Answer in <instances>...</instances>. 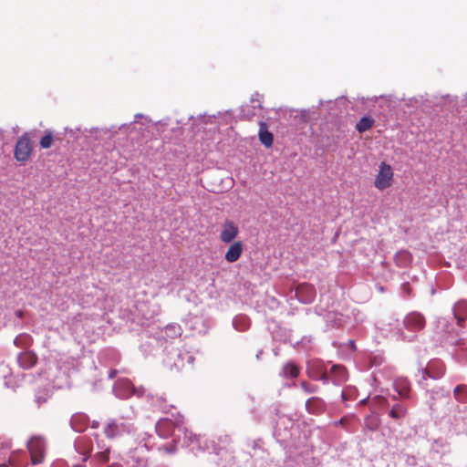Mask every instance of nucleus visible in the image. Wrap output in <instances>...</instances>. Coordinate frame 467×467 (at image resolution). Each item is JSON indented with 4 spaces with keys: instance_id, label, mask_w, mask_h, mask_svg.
<instances>
[{
    "instance_id": "f257e3e1",
    "label": "nucleus",
    "mask_w": 467,
    "mask_h": 467,
    "mask_svg": "<svg viewBox=\"0 0 467 467\" xmlns=\"http://www.w3.org/2000/svg\"><path fill=\"white\" fill-rule=\"evenodd\" d=\"M33 151V144L27 133L23 134L16 141L14 156L19 162L29 160Z\"/></svg>"
},
{
    "instance_id": "f03ea898",
    "label": "nucleus",
    "mask_w": 467,
    "mask_h": 467,
    "mask_svg": "<svg viewBox=\"0 0 467 467\" xmlns=\"http://www.w3.org/2000/svg\"><path fill=\"white\" fill-rule=\"evenodd\" d=\"M27 449L31 456V462L34 465L43 462L46 451L45 440L39 436H35L27 443Z\"/></svg>"
},
{
    "instance_id": "7ed1b4c3",
    "label": "nucleus",
    "mask_w": 467,
    "mask_h": 467,
    "mask_svg": "<svg viewBox=\"0 0 467 467\" xmlns=\"http://www.w3.org/2000/svg\"><path fill=\"white\" fill-rule=\"evenodd\" d=\"M393 179V171L389 164H387L385 161H382L379 164V172L376 175L374 181V186L383 191L389 187H390Z\"/></svg>"
},
{
    "instance_id": "20e7f679",
    "label": "nucleus",
    "mask_w": 467,
    "mask_h": 467,
    "mask_svg": "<svg viewBox=\"0 0 467 467\" xmlns=\"http://www.w3.org/2000/svg\"><path fill=\"white\" fill-rule=\"evenodd\" d=\"M117 395L121 399H128L132 395H142L141 390H137L132 382L128 379H119L116 383Z\"/></svg>"
},
{
    "instance_id": "39448f33",
    "label": "nucleus",
    "mask_w": 467,
    "mask_h": 467,
    "mask_svg": "<svg viewBox=\"0 0 467 467\" xmlns=\"http://www.w3.org/2000/svg\"><path fill=\"white\" fill-rule=\"evenodd\" d=\"M403 323L405 328L412 332L421 330L426 324L424 317L417 312L408 314L405 317Z\"/></svg>"
},
{
    "instance_id": "423d86ee",
    "label": "nucleus",
    "mask_w": 467,
    "mask_h": 467,
    "mask_svg": "<svg viewBox=\"0 0 467 467\" xmlns=\"http://www.w3.org/2000/svg\"><path fill=\"white\" fill-rule=\"evenodd\" d=\"M239 234L238 226L230 220H226L220 233V240L224 244L232 243Z\"/></svg>"
},
{
    "instance_id": "0eeeda50",
    "label": "nucleus",
    "mask_w": 467,
    "mask_h": 467,
    "mask_svg": "<svg viewBox=\"0 0 467 467\" xmlns=\"http://www.w3.org/2000/svg\"><path fill=\"white\" fill-rule=\"evenodd\" d=\"M176 427H179V423H174L171 420L165 418L157 421L155 429L159 437L167 439L172 436Z\"/></svg>"
},
{
    "instance_id": "6e6552de",
    "label": "nucleus",
    "mask_w": 467,
    "mask_h": 467,
    "mask_svg": "<svg viewBox=\"0 0 467 467\" xmlns=\"http://www.w3.org/2000/svg\"><path fill=\"white\" fill-rule=\"evenodd\" d=\"M244 251V245L241 241H236L231 244L228 247L224 258L229 263L236 262L242 255Z\"/></svg>"
},
{
    "instance_id": "1a4fd4ad",
    "label": "nucleus",
    "mask_w": 467,
    "mask_h": 467,
    "mask_svg": "<svg viewBox=\"0 0 467 467\" xmlns=\"http://www.w3.org/2000/svg\"><path fill=\"white\" fill-rule=\"evenodd\" d=\"M331 380L334 384L339 385L348 380V374L346 368L342 365H333L330 369Z\"/></svg>"
},
{
    "instance_id": "9d476101",
    "label": "nucleus",
    "mask_w": 467,
    "mask_h": 467,
    "mask_svg": "<svg viewBox=\"0 0 467 467\" xmlns=\"http://www.w3.org/2000/svg\"><path fill=\"white\" fill-rule=\"evenodd\" d=\"M306 408L309 413L318 415L325 411L326 403L318 397H312L306 400Z\"/></svg>"
},
{
    "instance_id": "9b49d317",
    "label": "nucleus",
    "mask_w": 467,
    "mask_h": 467,
    "mask_svg": "<svg viewBox=\"0 0 467 467\" xmlns=\"http://www.w3.org/2000/svg\"><path fill=\"white\" fill-rule=\"evenodd\" d=\"M259 140L263 145H265L266 148H270L273 145L274 142V136L273 134L268 130L267 124L264 121L259 122Z\"/></svg>"
},
{
    "instance_id": "f8f14e48",
    "label": "nucleus",
    "mask_w": 467,
    "mask_h": 467,
    "mask_svg": "<svg viewBox=\"0 0 467 467\" xmlns=\"http://www.w3.org/2000/svg\"><path fill=\"white\" fill-rule=\"evenodd\" d=\"M296 296L305 303H310L315 297V289L309 285H301L296 288Z\"/></svg>"
},
{
    "instance_id": "ddd939ff",
    "label": "nucleus",
    "mask_w": 467,
    "mask_h": 467,
    "mask_svg": "<svg viewBox=\"0 0 467 467\" xmlns=\"http://www.w3.org/2000/svg\"><path fill=\"white\" fill-rule=\"evenodd\" d=\"M36 362L37 357L33 352H24L18 357V363L25 369L33 368Z\"/></svg>"
},
{
    "instance_id": "4468645a",
    "label": "nucleus",
    "mask_w": 467,
    "mask_h": 467,
    "mask_svg": "<svg viewBox=\"0 0 467 467\" xmlns=\"http://www.w3.org/2000/svg\"><path fill=\"white\" fill-rule=\"evenodd\" d=\"M394 388L400 397L408 398L410 391V385L406 379H398L394 381Z\"/></svg>"
},
{
    "instance_id": "2eb2a0df",
    "label": "nucleus",
    "mask_w": 467,
    "mask_h": 467,
    "mask_svg": "<svg viewBox=\"0 0 467 467\" xmlns=\"http://www.w3.org/2000/svg\"><path fill=\"white\" fill-rule=\"evenodd\" d=\"M323 371V366L319 361H311L308 363L306 373L310 379L318 380L319 375Z\"/></svg>"
},
{
    "instance_id": "dca6fc26",
    "label": "nucleus",
    "mask_w": 467,
    "mask_h": 467,
    "mask_svg": "<svg viewBox=\"0 0 467 467\" xmlns=\"http://www.w3.org/2000/svg\"><path fill=\"white\" fill-rule=\"evenodd\" d=\"M88 419L85 414H75L72 417L71 424L75 431L81 432L85 430L88 424Z\"/></svg>"
},
{
    "instance_id": "f3484780",
    "label": "nucleus",
    "mask_w": 467,
    "mask_h": 467,
    "mask_svg": "<svg viewBox=\"0 0 467 467\" xmlns=\"http://www.w3.org/2000/svg\"><path fill=\"white\" fill-rule=\"evenodd\" d=\"M374 122H375V120L371 117L364 116L356 124V130L359 133H363V132L370 130L373 127Z\"/></svg>"
},
{
    "instance_id": "a211bd4d",
    "label": "nucleus",
    "mask_w": 467,
    "mask_h": 467,
    "mask_svg": "<svg viewBox=\"0 0 467 467\" xmlns=\"http://www.w3.org/2000/svg\"><path fill=\"white\" fill-rule=\"evenodd\" d=\"M453 397L460 403H467V385H457L453 389Z\"/></svg>"
},
{
    "instance_id": "6ab92c4d",
    "label": "nucleus",
    "mask_w": 467,
    "mask_h": 467,
    "mask_svg": "<svg viewBox=\"0 0 467 467\" xmlns=\"http://www.w3.org/2000/svg\"><path fill=\"white\" fill-rule=\"evenodd\" d=\"M408 412V409L405 405L400 403H396L392 406L389 416L394 420L403 419Z\"/></svg>"
},
{
    "instance_id": "aec40b11",
    "label": "nucleus",
    "mask_w": 467,
    "mask_h": 467,
    "mask_svg": "<svg viewBox=\"0 0 467 467\" xmlns=\"http://www.w3.org/2000/svg\"><path fill=\"white\" fill-rule=\"evenodd\" d=\"M300 373L299 367L294 362L285 364L283 368V374L285 377L297 378Z\"/></svg>"
},
{
    "instance_id": "412c9836",
    "label": "nucleus",
    "mask_w": 467,
    "mask_h": 467,
    "mask_svg": "<svg viewBox=\"0 0 467 467\" xmlns=\"http://www.w3.org/2000/svg\"><path fill=\"white\" fill-rule=\"evenodd\" d=\"M54 141L53 131L47 130L45 131L44 136L40 139L39 144L42 149H49Z\"/></svg>"
},
{
    "instance_id": "4be33fe9",
    "label": "nucleus",
    "mask_w": 467,
    "mask_h": 467,
    "mask_svg": "<svg viewBox=\"0 0 467 467\" xmlns=\"http://www.w3.org/2000/svg\"><path fill=\"white\" fill-rule=\"evenodd\" d=\"M158 450L163 454H174L177 451V441L172 440L171 442L160 446Z\"/></svg>"
},
{
    "instance_id": "5701e85b",
    "label": "nucleus",
    "mask_w": 467,
    "mask_h": 467,
    "mask_svg": "<svg viewBox=\"0 0 467 467\" xmlns=\"http://www.w3.org/2000/svg\"><path fill=\"white\" fill-rule=\"evenodd\" d=\"M104 433L108 438H114L118 434V425L115 422H109L105 427Z\"/></svg>"
},
{
    "instance_id": "b1692460",
    "label": "nucleus",
    "mask_w": 467,
    "mask_h": 467,
    "mask_svg": "<svg viewBox=\"0 0 467 467\" xmlns=\"http://www.w3.org/2000/svg\"><path fill=\"white\" fill-rule=\"evenodd\" d=\"M109 452H110V450L106 449L103 451L96 453L94 458H95V460H97L98 462H99L101 463L108 462L109 460Z\"/></svg>"
},
{
    "instance_id": "393cba45",
    "label": "nucleus",
    "mask_w": 467,
    "mask_h": 467,
    "mask_svg": "<svg viewBox=\"0 0 467 467\" xmlns=\"http://www.w3.org/2000/svg\"><path fill=\"white\" fill-rule=\"evenodd\" d=\"M301 388L306 393H314L318 389V387L317 385L309 384L306 381L301 382Z\"/></svg>"
},
{
    "instance_id": "a878e982",
    "label": "nucleus",
    "mask_w": 467,
    "mask_h": 467,
    "mask_svg": "<svg viewBox=\"0 0 467 467\" xmlns=\"http://www.w3.org/2000/svg\"><path fill=\"white\" fill-rule=\"evenodd\" d=\"M330 379V375L326 372L325 370L323 372L320 373L319 375V379L318 380H321L323 381V383H327Z\"/></svg>"
},
{
    "instance_id": "bb28decb",
    "label": "nucleus",
    "mask_w": 467,
    "mask_h": 467,
    "mask_svg": "<svg viewBox=\"0 0 467 467\" xmlns=\"http://www.w3.org/2000/svg\"><path fill=\"white\" fill-rule=\"evenodd\" d=\"M162 402H163V403H164V402H166V400H165L163 397H158V396H157V397H156V399H155V400H154V403H156V404H158V405L161 406V403H162Z\"/></svg>"
},
{
    "instance_id": "cd10ccee",
    "label": "nucleus",
    "mask_w": 467,
    "mask_h": 467,
    "mask_svg": "<svg viewBox=\"0 0 467 467\" xmlns=\"http://www.w3.org/2000/svg\"><path fill=\"white\" fill-rule=\"evenodd\" d=\"M117 374H118L117 369L112 368L109 370V379H114L117 376Z\"/></svg>"
},
{
    "instance_id": "c85d7f7f",
    "label": "nucleus",
    "mask_w": 467,
    "mask_h": 467,
    "mask_svg": "<svg viewBox=\"0 0 467 467\" xmlns=\"http://www.w3.org/2000/svg\"><path fill=\"white\" fill-rule=\"evenodd\" d=\"M188 438L191 441H192L193 440H197V436L192 432H190V435Z\"/></svg>"
},
{
    "instance_id": "c756f323",
    "label": "nucleus",
    "mask_w": 467,
    "mask_h": 467,
    "mask_svg": "<svg viewBox=\"0 0 467 467\" xmlns=\"http://www.w3.org/2000/svg\"><path fill=\"white\" fill-rule=\"evenodd\" d=\"M16 317H23V312L21 310H17L16 313Z\"/></svg>"
},
{
    "instance_id": "7c9ffc66",
    "label": "nucleus",
    "mask_w": 467,
    "mask_h": 467,
    "mask_svg": "<svg viewBox=\"0 0 467 467\" xmlns=\"http://www.w3.org/2000/svg\"><path fill=\"white\" fill-rule=\"evenodd\" d=\"M161 409H162L163 412H169V410H170V408L168 406H166V405L163 406Z\"/></svg>"
},
{
    "instance_id": "2f4dec72",
    "label": "nucleus",
    "mask_w": 467,
    "mask_h": 467,
    "mask_svg": "<svg viewBox=\"0 0 467 467\" xmlns=\"http://www.w3.org/2000/svg\"><path fill=\"white\" fill-rule=\"evenodd\" d=\"M341 396H342L343 400H348V396H347V393L345 391L342 392Z\"/></svg>"
},
{
    "instance_id": "473e14b6",
    "label": "nucleus",
    "mask_w": 467,
    "mask_h": 467,
    "mask_svg": "<svg viewBox=\"0 0 467 467\" xmlns=\"http://www.w3.org/2000/svg\"><path fill=\"white\" fill-rule=\"evenodd\" d=\"M108 467H122L119 463H112L109 465Z\"/></svg>"
},
{
    "instance_id": "72a5a7b5",
    "label": "nucleus",
    "mask_w": 467,
    "mask_h": 467,
    "mask_svg": "<svg viewBox=\"0 0 467 467\" xmlns=\"http://www.w3.org/2000/svg\"><path fill=\"white\" fill-rule=\"evenodd\" d=\"M378 399H379L380 401H382V402H386V401H387V400H386V399H385V398H382V397H378Z\"/></svg>"
},
{
    "instance_id": "f704fd0d",
    "label": "nucleus",
    "mask_w": 467,
    "mask_h": 467,
    "mask_svg": "<svg viewBox=\"0 0 467 467\" xmlns=\"http://www.w3.org/2000/svg\"><path fill=\"white\" fill-rule=\"evenodd\" d=\"M73 467H86V466L82 465V464H77V465H74Z\"/></svg>"
},
{
    "instance_id": "c9c22d12",
    "label": "nucleus",
    "mask_w": 467,
    "mask_h": 467,
    "mask_svg": "<svg viewBox=\"0 0 467 467\" xmlns=\"http://www.w3.org/2000/svg\"><path fill=\"white\" fill-rule=\"evenodd\" d=\"M455 317H457V318L459 319V321L461 320V319L458 317V315H457V314L455 315Z\"/></svg>"
}]
</instances>
